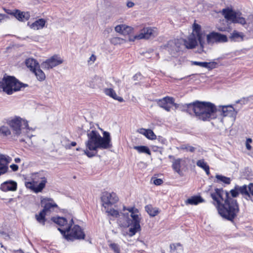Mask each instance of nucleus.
<instances>
[{
  "instance_id": "nucleus-1",
  "label": "nucleus",
  "mask_w": 253,
  "mask_h": 253,
  "mask_svg": "<svg viewBox=\"0 0 253 253\" xmlns=\"http://www.w3.org/2000/svg\"><path fill=\"white\" fill-rule=\"evenodd\" d=\"M206 38L207 44L211 45L228 41L226 35L218 32H211L206 35L205 31L202 30L201 26L195 22L192 26V33L187 40L184 41V44L187 48L193 49L199 42L200 47L203 49L206 44Z\"/></svg>"
},
{
  "instance_id": "nucleus-2",
  "label": "nucleus",
  "mask_w": 253,
  "mask_h": 253,
  "mask_svg": "<svg viewBox=\"0 0 253 253\" xmlns=\"http://www.w3.org/2000/svg\"><path fill=\"white\" fill-rule=\"evenodd\" d=\"M214 191L211 196L216 203L219 214L223 218L233 221L239 211L237 200L231 198L228 192L222 188H215Z\"/></svg>"
},
{
  "instance_id": "nucleus-3",
  "label": "nucleus",
  "mask_w": 253,
  "mask_h": 253,
  "mask_svg": "<svg viewBox=\"0 0 253 253\" xmlns=\"http://www.w3.org/2000/svg\"><path fill=\"white\" fill-rule=\"evenodd\" d=\"M87 139L85 142L86 149L84 153L89 158L95 156L98 149H108L112 147L110 134L104 131L102 137L99 133L91 126L86 131Z\"/></svg>"
},
{
  "instance_id": "nucleus-4",
  "label": "nucleus",
  "mask_w": 253,
  "mask_h": 253,
  "mask_svg": "<svg viewBox=\"0 0 253 253\" xmlns=\"http://www.w3.org/2000/svg\"><path fill=\"white\" fill-rule=\"evenodd\" d=\"M184 107L189 114L195 113L196 117L203 121H210L217 117V109L215 105L210 102L196 101L193 103L185 104Z\"/></svg>"
},
{
  "instance_id": "nucleus-5",
  "label": "nucleus",
  "mask_w": 253,
  "mask_h": 253,
  "mask_svg": "<svg viewBox=\"0 0 253 253\" xmlns=\"http://www.w3.org/2000/svg\"><path fill=\"white\" fill-rule=\"evenodd\" d=\"M126 210L128 212L121 213V216L118 219V223L120 226L123 227H128L131 226L132 227L129 229V235L132 236L140 230V218L137 213L138 210L134 209V208L131 207L126 209L124 206V211Z\"/></svg>"
},
{
  "instance_id": "nucleus-6",
  "label": "nucleus",
  "mask_w": 253,
  "mask_h": 253,
  "mask_svg": "<svg viewBox=\"0 0 253 253\" xmlns=\"http://www.w3.org/2000/svg\"><path fill=\"white\" fill-rule=\"evenodd\" d=\"M28 86L27 84L20 82L15 77H4L0 82V91L1 89L7 94H12L14 92L21 90L22 87Z\"/></svg>"
},
{
  "instance_id": "nucleus-7",
  "label": "nucleus",
  "mask_w": 253,
  "mask_h": 253,
  "mask_svg": "<svg viewBox=\"0 0 253 253\" xmlns=\"http://www.w3.org/2000/svg\"><path fill=\"white\" fill-rule=\"evenodd\" d=\"M32 181L26 182V187L36 193L42 191L47 182L46 178L42 173H35L31 176Z\"/></svg>"
},
{
  "instance_id": "nucleus-8",
  "label": "nucleus",
  "mask_w": 253,
  "mask_h": 253,
  "mask_svg": "<svg viewBox=\"0 0 253 253\" xmlns=\"http://www.w3.org/2000/svg\"><path fill=\"white\" fill-rule=\"evenodd\" d=\"M8 125L12 129L14 136H18L22 133V130L24 128L30 129L28 122L23 120L20 117H16L8 122Z\"/></svg>"
},
{
  "instance_id": "nucleus-9",
  "label": "nucleus",
  "mask_w": 253,
  "mask_h": 253,
  "mask_svg": "<svg viewBox=\"0 0 253 253\" xmlns=\"http://www.w3.org/2000/svg\"><path fill=\"white\" fill-rule=\"evenodd\" d=\"M157 35L156 28L145 27L140 30L138 34L133 36H129L128 41L129 42H134L135 40H147L155 37Z\"/></svg>"
},
{
  "instance_id": "nucleus-10",
  "label": "nucleus",
  "mask_w": 253,
  "mask_h": 253,
  "mask_svg": "<svg viewBox=\"0 0 253 253\" xmlns=\"http://www.w3.org/2000/svg\"><path fill=\"white\" fill-rule=\"evenodd\" d=\"M52 220L54 223L60 226V227L58 228V230L60 232L63 236L65 235L67 232L70 231V228L74 224L73 219L72 218L68 221L66 218L57 217H53Z\"/></svg>"
},
{
  "instance_id": "nucleus-11",
  "label": "nucleus",
  "mask_w": 253,
  "mask_h": 253,
  "mask_svg": "<svg viewBox=\"0 0 253 253\" xmlns=\"http://www.w3.org/2000/svg\"><path fill=\"white\" fill-rule=\"evenodd\" d=\"M63 237L68 241H73L76 239H84L85 234L80 226L75 225L72 228H70V231L67 232V233H65V235H64Z\"/></svg>"
},
{
  "instance_id": "nucleus-12",
  "label": "nucleus",
  "mask_w": 253,
  "mask_h": 253,
  "mask_svg": "<svg viewBox=\"0 0 253 253\" xmlns=\"http://www.w3.org/2000/svg\"><path fill=\"white\" fill-rule=\"evenodd\" d=\"M63 62V60L58 55H54L46 59L41 64V66L44 70H49Z\"/></svg>"
},
{
  "instance_id": "nucleus-13",
  "label": "nucleus",
  "mask_w": 253,
  "mask_h": 253,
  "mask_svg": "<svg viewBox=\"0 0 253 253\" xmlns=\"http://www.w3.org/2000/svg\"><path fill=\"white\" fill-rule=\"evenodd\" d=\"M118 200L119 199L116 194L114 192L109 193L105 192L103 193L101 197L102 205L105 209L108 208L110 206L116 203Z\"/></svg>"
},
{
  "instance_id": "nucleus-14",
  "label": "nucleus",
  "mask_w": 253,
  "mask_h": 253,
  "mask_svg": "<svg viewBox=\"0 0 253 253\" xmlns=\"http://www.w3.org/2000/svg\"><path fill=\"white\" fill-rule=\"evenodd\" d=\"M221 115L224 117H229L235 119L237 112L235 111L233 107L230 105L221 106Z\"/></svg>"
},
{
  "instance_id": "nucleus-15",
  "label": "nucleus",
  "mask_w": 253,
  "mask_h": 253,
  "mask_svg": "<svg viewBox=\"0 0 253 253\" xmlns=\"http://www.w3.org/2000/svg\"><path fill=\"white\" fill-rule=\"evenodd\" d=\"M17 187V183L13 180H8L2 183L0 186V189L4 191H14Z\"/></svg>"
},
{
  "instance_id": "nucleus-16",
  "label": "nucleus",
  "mask_w": 253,
  "mask_h": 253,
  "mask_svg": "<svg viewBox=\"0 0 253 253\" xmlns=\"http://www.w3.org/2000/svg\"><path fill=\"white\" fill-rule=\"evenodd\" d=\"M115 30L116 32L119 33L124 35H129L131 36L130 34L133 33V28L128 26L126 25H119L115 27Z\"/></svg>"
},
{
  "instance_id": "nucleus-17",
  "label": "nucleus",
  "mask_w": 253,
  "mask_h": 253,
  "mask_svg": "<svg viewBox=\"0 0 253 253\" xmlns=\"http://www.w3.org/2000/svg\"><path fill=\"white\" fill-rule=\"evenodd\" d=\"M158 105L168 112L170 111V106L168 104L173 103V98L169 96H166L158 101Z\"/></svg>"
},
{
  "instance_id": "nucleus-18",
  "label": "nucleus",
  "mask_w": 253,
  "mask_h": 253,
  "mask_svg": "<svg viewBox=\"0 0 253 253\" xmlns=\"http://www.w3.org/2000/svg\"><path fill=\"white\" fill-rule=\"evenodd\" d=\"M223 21L225 22L227 26L231 23H239L242 25L246 24V20L243 17H224Z\"/></svg>"
},
{
  "instance_id": "nucleus-19",
  "label": "nucleus",
  "mask_w": 253,
  "mask_h": 253,
  "mask_svg": "<svg viewBox=\"0 0 253 253\" xmlns=\"http://www.w3.org/2000/svg\"><path fill=\"white\" fill-rule=\"evenodd\" d=\"M49 201L53 202V200L51 199H44L41 201L42 204L44 205L42 210L46 213L51 211L54 208L57 207L56 204L54 202L50 203L49 202Z\"/></svg>"
},
{
  "instance_id": "nucleus-20",
  "label": "nucleus",
  "mask_w": 253,
  "mask_h": 253,
  "mask_svg": "<svg viewBox=\"0 0 253 253\" xmlns=\"http://www.w3.org/2000/svg\"><path fill=\"white\" fill-rule=\"evenodd\" d=\"M103 81L98 76H95L88 82V86L92 88H100L102 86Z\"/></svg>"
},
{
  "instance_id": "nucleus-21",
  "label": "nucleus",
  "mask_w": 253,
  "mask_h": 253,
  "mask_svg": "<svg viewBox=\"0 0 253 253\" xmlns=\"http://www.w3.org/2000/svg\"><path fill=\"white\" fill-rule=\"evenodd\" d=\"M105 94L120 102H123L124 100L123 97L118 96L115 90L112 88H106L104 89Z\"/></svg>"
},
{
  "instance_id": "nucleus-22",
  "label": "nucleus",
  "mask_w": 253,
  "mask_h": 253,
  "mask_svg": "<svg viewBox=\"0 0 253 253\" xmlns=\"http://www.w3.org/2000/svg\"><path fill=\"white\" fill-rule=\"evenodd\" d=\"M45 23V20L41 18L35 21L31 25H30V23L28 22V25H29L31 29L38 30L42 29L44 27Z\"/></svg>"
},
{
  "instance_id": "nucleus-23",
  "label": "nucleus",
  "mask_w": 253,
  "mask_h": 253,
  "mask_svg": "<svg viewBox=\"0 0 253 253\" xmlns=\"http://www.w3.org/2000/svg\"><path fill=\"white\" fill-rule=\"evenodd\" d=\"M244 36L243 33L239 32L235 30L231 34L229 39L231 41L240 42L243 41Z\"/></svg>"
},
{
  "instance_id": "nucleus-24",
  "label": "nucleus",
  "mask_w": 253,
  "mask_h": 253,
  "mask_svg": "<svg viewBox=\"0 0 253 253\" xmlns=\"http://www.w3.org/2000/svg\"><path fill=\"white\" fill-rule=\"evenodd\" d=\"M221 13L223 16H240L242 14L239 11H235L232 7L223 9Z\"/></svg>"
},
{
  "instance_id": "nucleus-25",
  "label": "nucleus",
  "mask_w": 253,
  "mask_h": 253,
  "mask_svg": "<svg viewBox=\"0 0 253 253\" xmlns=\"http://www.w3.org/2000/svg\"><path fill=\"white\" fill-rule=\"evenodd\" d=\"M5 12L11 16H25L26 15L29 16L30 13L29 12L21 11L18 9H8L3 8Z\"/></svg>"
},
{
  "instance_id": "nucleus-26",
  "label": "nucleus",
  "mask_w": 253,
  "mask_h": 253,
  "mask_svg": "<svg viewBox=\"0 0 253 253\" xmlns=\"http://www.w3.org/2000/svg\"><path fill=\"white\" fill-rule=\"evenodd\" d=\"M11 160V158L8 156L2 154L0 155V168L4 166L6 168L4 173L7 171L8 169L7 164L10 163Z\"/></svg>"
},
{
  "instance_id": "nucleus-27",
  "label": "nucleus",
  "mask_w": 253,
  "mask_h": 253,
  "mask_svg": "<svg viewBox=\"0 0 253 253\" xmlns=\"http://www.w3.org/2000/svg\"><path fill=\"white\" fill-rule=\"evenodd\" d=\"M27 67L33 71L39 66L37 61L33 58H28L25 61Z\"/></svg>"
},
{
  "instance_id": "nucleus-28",
  "label": "nucleus",
  "mask_w": 253,
  "mask_h": 253,
  "mask_svg": "<svg viewBox=\"0 0 253 253\" xmlns=\"http://www.w3.org/2000/svg\"><path fill=\"white\" fill-rule=\"evenodd\" d=\"M203 202V199L200 196H194L188 199L185 203L186 205H196Z\"/></svg>"
},
{
  "instance_id": "nucleus-29",
  "label": "nucleus",
  "mask_w": 253,
  "mask_h": 253,
  "mask_svg": "<svg viewBox=\"0 0 253 253\" xmlns=\"http://www.w3.org/2000/svg\"><path fill=\"white\" fill-rule=\"evenodd\" d=\"M36 76L37 79L40 81H42L45 79V75L44 72L40 68V66L32 71Z\"/></svg>"
},
{
  "instance_id": "nucleus-30",
  "label": "nucleus",
  "mask_w": 253,
  "mask_h": 253,
  "mask_svg": "<svg viewBox=\"0 0 253 253\" xmlns=\"http://www.w3.org/2000/svg\"><path fill=\"white\" fill-rule=\"evenodd\" d=\"M145 210L151 216H156L159 212L158 209L156 208H153L151 205H147L145 207Z\"/></svg>"
},
{
  "instance_id": "nucleus-31",
  "label": "nucleus",
  "mask_w": 253,
  "mask_h": 253,
  "mask_svg": "<svg viewBox=\"0 0 253 253\" xmlns=\"http://www.w3.org/2000/svg\"><path fill=\"white\" fill-rule=\"evenodd\" d=\"M175 42L173 40L169 41L167 43V48L171 54H174L175 52H178L177 49L175 48Z\"/></svg>"
},
{
  "instance_id": "nucleus-32",
  "label": "nucleus",
  "mask_w": 253,
  "mask_h": 253,
  "mask_svg": "<svg viewBox=\"0 0 253 253\" xmlns=\"http://www.w3.org/2000/svg\"><path fill=\"white\" fill-rule=\"evenodd\" d=\"M215 178L217 179L215 182L219 183L222 182L226 184H229L231 182V179L229 177H226L225 176L216 174Z\"/></svg>"
},
{
  "instance_id": "nucleus-33",
  "label": "nucleus",
  "mask_w": 253,
  "mask_h": 253,
  "mask_svg": "<svg viewBox=\"0 0 253 253\" xmlns=\"http://www.w3.org/2000/svg\"><path fill=\"white\" fill-rule=\"evenodd\" d=\"M133 148L136 150L140 153H146L149 155H151V151L148 147L145 146H136Z\"/></svg>"
},
{
  "instance_id": "nucleus-34",
  "label": "nucleus",
  "mask_w": 253,
  "mask_h": 253,
  "mask_svg": "<svg viewBox=\"0 0 253 253\" xmlns=\"http://www.w3.org/2000/svg\"><path fill=\"white\" fill-rule=\"evenodd\" d=\"M181 160L180 159H175L173 161L172 163V167L173 170L177 172L178 173L180 174V168H181Z\"/></svg>"
},
{
  "instance_id": "nucleus-35",
  "label": "nucleus",
  "mask_w": 253,
  "mask_h": 253,
  "mask_svg": "<svg viewBox=\"0 0 253 253\" xmlns=\"http://www.w3.org/2000/svg\"><path fill=\"white\" fill-rule=\"evenodd\" d=\"M236 186L238 189L239 194L240 193L242 195L248 196L249 197H250V194L249 193L248 187H247V185H244L242 186L236 185Z\"/></svg>"
},
{
  "instance_id": "nucleus-36",
  "label": "nucleus",
  "mask_w": 253,
  "mask_h": 253,
  "mask_svg": "<svg viewBox=\"0 0 253 253\" xmlns=\"http://www.w3.org/2000/svg\"><path fill=\"white\" fill-rule=\"evenodd\" d=\"M45 215L46 212L42 210L38 215H36V218L39 223H42L43 225H44L45 221Z\"/></svg>"
},
{
  "instance_id": "nucleus-37",
  "label": "nucleus",
  "mask_w": 253,
  "mask_h": 253,
  "mask_svg": "<svg viewBox=\"0 0 253 253\" xmlns=\"http://www.w3.org/2000/svg\"><path fill=\"white\" fill-rule=\"evenodd\" d=\"M110 42L114 45H117L124 43L126 42V41L121 38L114 37L111 39Z\"/></svg>"
},
{
  "instance_id": "nucleus-38",
  "label": "nucleus",
  "mask_w": 253,
  "mask_h": 253,
  "mask_svg": "<svg viewBox=\"0 0 253 253\" xmlns=\"http://www.w3.org/2000/svg\"><path fill=\"white\" fill-rule=\"evenodd\" d=\"M0 134L7 136L11 134V131L8 126H0Z\"/></svg>"
},
{
  "instance_id": "nucleus-39",
  "label": "nucleus",
  "mask_w": 253,
  "mask_h": 253,
  "mask_svg": "<svg viewBox=\"0 0 253 253\" xmlns=\"http://www.w3.org/2000/svg\"><path fill=\"white\" fill-rule=\"evenodd\" d=\"M107 209L106 212H107L109 215L115 217L119 218L120 216H121V213H120L117 210H114L113 209L109 210L108 208Z\"/></svg>"
},
{
  "instance_id": "nucleus-40",
  "label": "nucleus",
  "mask_w": 253,
  "mask_h": 253,
  "mask_svg": "<svg viewBox=\"0 0 253 253\" xmlns=\"http://www.w3.org/2000/svg\"><path fill=\"white\" fill-rule=\"evenodd\" d=\"M110 248L114 251L115 253H120V246L116 243H111L109 245Z\"/></svg>"
},
{
  "instance_id": "nucleus-41",
  "label": "nucleus",
  "mask_w": 253,
  "mask_h": 253,
  "mask_svg": "<svg viewBox=\"0 0 253 253\" xmlns=\"http://www.w3.org/2000/svg\"><path fill=\"white\" fill-rule=\"evenodd\" d=\"M181 150L186 151L187 152L189 151L190 152H194L196 148L189 144L182 145L180 147Z\"/></svg>"
},
{
  "instance_id": "nucleus-42",
  "label": "nucleus",
  "mask_w": 253,
  "mask_h": 253,
  "mask_svg": "<svg viewBox=\"0 0 253 253\" xmlns=\"http://www.w3.org/2000/svg\"><path fill=\"white\" fill-rule=\"evenodd\" d=\"M197 166L204 170L206 169L209 166L208 165L207 163L205 162L204 159L199 160L197 162Z\"/></svg>"
},
{
  "instance_id": "nucleus-43",
  "label": "nucleus",
  "mask_w": 253,
  "mask_h": 253,
  "mask_svg": "<svg viewBox=\"0 0 253 253\" xmlns=\"http://www.w3.org/2000/svg\"><path fill=\"white\" fill-rule=\"evenodd\" d=\"M145 137L149 139L154 140L156 139V135L151 129H147V131Z\"/></svg>"
},
{
  "instance_id": "nucleus-44",
  "label": "nucleus",
  "mask_w": 253,
  "mask_h": 253,
  "mask_svg": "<svg viewBox=\"0 0 253 253\" xmlns=\"http://www.w3.org/2000/svg\"><path fill=\"white\" fill-rule=\"evenodd\" d=\"M229 194L230 193L231 195V196L232 198H236L238 196L239 193L238 190V189L237 188L236 186H235L234 188L233 189H232L229 192H228Z\"/></svg>"
},
{
  "instance_id": "nucleus-45",
  "label": "nucleus",
  "mask_w": 253,
  "mask_h": 253,
  "mask_svg": "<svg viewBox=\"0 0 253 253\" xmlns=\"http://www.w3.org/2000/svg\"><path fill=\"white\" fill-rule=\"evenodd\" d=\"M207 65L206 68L211 70L215 68L217 65V63L215 62H207Z\"/></svg>"
},
{
  "instance_id": "nucleus-46",
  "label": "nucleus",
  "mask_w": 253,
  "mask_h": 253,
  "mask_svg": "<svg viewBox=\"0 0 253 253\" xmlns=\"http://www.w3.org/2000/svg\"><path fill=\"white\" fill-rule=\"evenodd\" d=\"M192 64L194 65L199 66L202 67L206 68L207 67V62H198L192 61Z\"/></svg>"
},
{
  "instance_id": "nucleus-47",
  "label": "nucleus",
  "mask_w": 253,
  "mask_h": 253,
  "mask_svg": "<svg viewBox=\"0 0 253 253\" xmlns=\"http://www.w3.org/2000/svg\"><path fill=\"white\" fill-rule=\"evenodd\" d=\"M174 41L176 43V46L175 48L177 49V50L179 51L181 49V46H183V44L182 43L181 41L178 39H174Z\"/></svg>"
},
{
  "instance_id": "nucleus-48",
  "label": "nucleus",
  "mask_w": 253,
  "mask_h": 253,
  "mask_svg": "<svg viewBox=\"0 0 253 253\" xmlns=\"http://www.w3.org/2000/svg\"><path fill=\"white\" fill-rule=\"evenodd\" d=\"M163 180L160 178H156L153 181V183L156 185H160L163 183Z\"/></svg>"
},
{
  "instance_id": "nucleus-49",
  "label": "nucleus",
  "mask_w": 253,
  "mask_h": 253,
  "mask_svg": "<svg viewBox=\"0 0 253 253\" xmlns=\"http://www.w3.org/2000/svg\"><path fill=\"white\" fill-rule=\"evenodd\" d=\"M16 19L21 22H25L29 20V17H15Z\"/></svg>"
},
{
  "instance_id": "nucleus-50",
  "label": "nucleus",
  "mask_w": 253,
  "mask_h": 253,
  "mask_svg": "<svg viewBox=\"0 0 253 253\" xmlns=\"http://www.w3.org/2000/svg\"><path fill=\"white\" fill-rule=\"evenodd\" d=\"M147 131V129H145L143 128H141L138 129L137 130L138 132L144 135L145 136V135L146 134V133Z\"/></svg>"
},
{
  "instance_id": "nucleus-51",
  "label": "nucleus",
  "mask_w": 253,
  "mask_h": 253,
  "mask_svg": "<svg viewBox=\"0 0 253 253\" xmlns=\"http://www.w3.org/2000/svg\"><path fill=\"white\" fill-rule=\"evenodd\" d=\"M248 189L251 195L253 196V183H250L248 185Z\"/></svg>"
},
{
  "instance_id": "nucleus-52",
  "label": "nucleus",
  "mask_w": 253,
  "mask_h": 253,
  "mask_svg": "<svg viewBox=\"0 0 253 253\" xmlns=\"http://www.w3.org/2000/svg\"><path fill=\"white\" fill-rule=\"evenodd\" d=\"M10 167L14 171H17L18 169V166L15 164L10 165Z\"/></svg>"
},
{
  "instance_id": "nucleus-53",
  "label": "nucleus",
  "mask_w": 253,
  "mask_h": 253,
  "mask_svg": "<svg viewBox=\"0 0 253 253\" xmlns=\"http://www.w3.org/2000/svg\"><path fill=\"white\" fill-rule=\"evenodd\" d=\"M6 168L4 166H2L0 168V175L4 173Z\"/></svg>"
},
{
  "instance_id": "nucleus-54",
  "label": "nucleus",
  "mask_w": 253,
  "mask_h": 253,
  "mask_svg": "<svg viewBox=\"0 0 253 253\" xmlns=\"http://www.w3.org/2000/svg\"><path fill=\"white\" fill-rule=\"evenodd\" d=\"M96 59V56L92 54L89 58V60L91 61H92V62H94V61Z\"/></svg>"
},
{
  "instance_id": "nucleus-55",
  "label": "nucleus",
  "mask_w": 253,
  "mask_h": 253,
  "mask_svg": "<svg viewBox=\"0 0 253 253\" xmlns=\"http://www.w3.org/2000/svg\"><path fill=\"white\" fill-rule=\"evenodd\" d=\"M126 5L128 7H131L134 5V3L131 1H128L127 2Z\"/></svg>"
},
{
  "instance_id": "nucleus-56",
  "label": "nucleus",
  "mask_w": 253,
  "mask_h": 253,
  "mask_svg": "<svg viewBox=\"0 0 253 253\" xmlns=\"http://www.w3.org/2000/svg\"><path fill=\"white\" fill-rule=\"evenodd\" d=\"M206 173V174L208 175H209L210 174V167H208L206 169H205L204 170Z\"/></svg>"
},
{
  "instance_id": "nucleus-57",
  "label": "nucleus",
  "mask_w": 253,
  "mask_h": 253,
  "mask_svg": "<svg viewBox=\"0 0 253 253\" xmlns=\"http://www.w3.org/2000/svg\"><path fill=\"white\" fill-rule=\"evenodd\" d=\"M0 234L2 235H3L4 237H8V234L4 232V231H0Z\"/></svg>"
},
{
  "instance_id": "nucleus-58",
  "label": "nucleus",
  "mask_w": 253,
  "mask_h": 253,
  "mask_svg": "<svg viewBox=\"0 0 253 253\" xmlns=\"http://www.w3.org/2000/svg\"><path fill=\"white\" fill-rule=\"evenodd\" d=\"M246 146L247 149L249 150H250L252 148L251 146L250 145V144L249 143L246 142Z\"/></svg>"
},
{
  "instance_id": "nucleus-59",
  "label": "nucleus",
  "mask_w": 253,
  "mask_h": 253,
  "mask_svg": "<svg viewBox=\"0 0 253 253\" xmlns=\"http://www.w3.org/2000/svg\"><path fill=\"white\" fill-rule=\"evenodd\" d=\"M170 104L173 105L176 108L178 107V104L177 103H174V99H173V103H170Z\"/></svg>"
},
{
  "instance_id": "nucleus-60",
  "label": "nucleus",
  "mask_w": 253,
  "mask_h": 253,
  "mask_svg": "<svg viewBox=\"0 0 253 253\" xmlns=\"http://www.w3.org/2000/svg\"><path fill=\"white\" fill-rule=\"evenodd\" d=\"M14 161H15V163H18L20 162L21 160L19 158H16L15 159Z\"/></svg>"
},
{
  "instance_id": "nucleus-61",
  "label": "nucleus",
  "mask_w": 253,
  "mask_h": 253,
  "mask_svg": "<svg viewBox=\"0 0 253 253\" xmlns=\"http://www.w3.org/2000/svg\"><path fill=\"white\" fill-rule=\"evenodd\" d=\"M77 145V143L76 142L73 141L71 143V146H75Z\"/></svg>"
},
{
  "instance_id": "nucleus-62",
  "label": "nucleus",
  "mask_w": 253,
  "mask_h": 253,
  "mask_svg": "<svg viewBox=\"0 0 253 253\" xmlns=\"http://www.w3.org/2000/svg\"><path fill=\"white\" fill-rule=\"evenodd\" d=\"M252 139H251V138H248V139H247V141H246V142H247V143H249L252 142Z\"/></svg>"
},
{
  "instance_id": "nucleus-63",
  "label": "nucleus",
  "mask_w": 253,
  "mask_h": 253,
  "mask_svg": "<svg viewBox=\"0 0 253 253\" xmlns=\"http://www.w3.org/2000/svg\"><path fill=\"white\" fill-rule=\"evenodd\" d=\"M173 247L174 248V249H176V247H175V245L174 244L170 245V247L171 249H172Z\"/></svg>"
},
{
  "instance_id": "nucleus-64",
  "label": "nucleus",
  "mask_w": 253,
  "mask_h": 253,
  "mask_svg": "<svg viewBox=\"0 0 253 253\" xmlns=\"http://www.w3.org/2000/svg\"><path fill=\"white\" fill-rule=\"evenodd\" d=\"M162 139V142L163 143H164V142L165 141V140L163 139H162V137H160V136H159V138H158L159 140H160V139Z\"/></svg>"
}]
</instances>
